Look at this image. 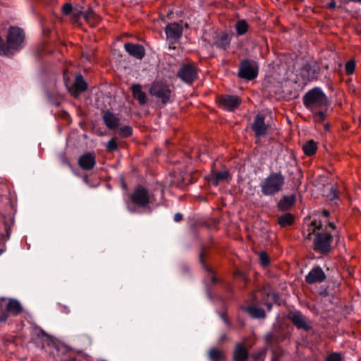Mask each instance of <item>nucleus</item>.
Instances as JSON below:
<instances>
[{
  "instance_id": "obj_1",
  "label": "nucleus",
  "mask_w": 361,
  "mask_h": 361,
  "mask_svg": "<svg viewBox=\"0 0 361 361\" xmlns=\"http://www.w3.org/2000/svg\"><path fill=\"white\" fill-rule=\"evenodd\" d=\"M303 104L312 113L315 122L322 123L326 118L328 99L319 87H314L307 92L302 97Z\"/></svg>"
},
{
  "instance_id": "obj_2",
  "label": "nucleus",
  "mask_w": 361,
  "mask_h": 361,
  "mask_svg": "<svg viewBox=\"0 0 361 361\" xmlns=\"http://www.w3.org/2000/svg\"><path fill=\"white\" fill-rule=\"evenodd\" d=\"M286 178L279 171L270 173L260 184L261 192L264 195L273 196L282 190Z\"/></svg>"
},
{
  "instance_id": "obj_3",
  "label": "nucleus",
  "mask_w": 361,
  "mask_h": 361,
  "mask_svg": "<svg viewBox=\"0 0 361 361\" xmlns=\"http://www.w3.org/2000/svg\"><path fill=\"white\" fill-rule=\"evenodd\" d=\"M24 41L25 33L23 30L18 27H11L8 32L6 44L3 41V44L0 45L1 49H8V53L0 54V55L6 56L13 55L15 51L22 48Z\"/></svg>"
},
{
  "instance_id": "obj_4",
  "label": "nucleus",
  "mask_w": 361,
  "mask_h": 361,
  "mask_svg": "<svg viewBox=\"0 0 361 361\" xmlns=\"http://www.w3.org/2000/svg\"><path fill=\"white\" fill-rule=\"evenodd\" d=\"M132 202L142 208L148 207L149 204L154 203L153 195H150L147 189L142 186L135 188L130 195Z\"/></svg>"
},
{
  "instance_id": "obj_5",
  "label": "nucleus",
  "mask_w": 361,
  "mask_h": 361,
  "mask_svg": "<svg viewBox=\"0 0 361 361\" xmlns=\"http://www.w3.org/2000/svg\"><path fill=\"white\" fill-rule=\"evenodd\" d=\"M332 240V235L326 231L316 233L313 240L314 250L323 255L329 253Z\"/></svg>"
},
{
  "instance_id": "obj_6",
  "label": "nucleus",
  "mask_w": 361,
  "mask_h": 361,
  "mask_svg": "<svg viewBox=\"0 0 361 361\" xmlns=\"http://www.w3.org/2000/svg\"><path fill=\"white\" fill-rule=\"evenodd\" d=\"M149 94L157 99H161L163 104L169 103L172 96L170 87L161 81L154 82L149 88Z\"/></svg>"
},
{
  "instance_id": "obj_7",
  "label": "nucleus",
  "mask_w": 361,
  "mask_h": 361,
  "mask_svg": "<svg viewBox=\"0 0 361 361\" xmlns=\"http://www.w3.org/2000/svg\"><path fill=\"white\" fill-rule=\"evenodd\" d=\"M258 75V66L254 61L243 60L239 66L238 76L241 78L252 80Z\"/></svg>"
},
{
  "instance_id": "obj_8",
  "label": "nucleus",
  "mask_w": 361,
  "mask_h": 361,
  "mask_svg": "<svg viewBox=\"0 0 361 361\" xmlns=\"http://www.w3.org/2000/svg\"><path fill=\"white\" fill-rule=\"evenodd\" d=\"M166 40L169 42V48L174 49L173 44L178 42L183 34V27L177 23H169L165 28Z\"/></svg>"
},
{
  "instance_id": "obj_9",
  "label": "nucleus",
  "mask_w": 361,
  "mask_h": 361,
  "mask_svg": "<svg viewBox=\"0 0 361 361\" xmlns=\"http://www.w3.org/2000/svg\"><path fill=\"white\" fill-rule=\"evenodd\" d=\"M33 340L35 343L42 348H44L47 346H54L59 351L63 348L56 346L54 338L41 329H35V337Z\"/></svg>"
},
{
  "instance_id": "obj_10",
  "label": "nucleus",
  "mask_w": 361,
  "mask_h": 361,
  "mask_svg": "<svg viewBox=\"0 0 361 361\" xmlns=\"http://www.w3.org/2000/svg\"><path fill=\"white\" fill-rule=\"evenodd\" d=\"M23 312V307L20 302L16 299H9L6 310L0 314V322H6L9 315L17 316Z\"/></svg>"
},
{
  "instance_id": "obj_11",
  "label": "nucleus",
  "mask_w": 361,
  "mask_h": 361,
  "mask_svg": "<svg viewBox=\"0 0 361 361\" xmlns=\"http://www.w3.org/2000/svg\"><path fill=\"white\" fill-rule=\"evenodd\" d=\"M219 102L223 109L233 111L239 106L241 101L236 95L224 94L219 97Z\"/></svg>"
},
{
  "instance_id": "obj_12",
  "label": "nucleus",
  "mask_w": 361,
  "mask_h": 361,
  "mask_svg": "<svg viewBox=\"0 0 361 361\" xmlns=\"http://www.w3.org/2000/svg\"><path fill=\"white\" fill-rule=\"evenodd\" d=\"M197 70L190 65L183 66L178 72V77L186 83L191 84L197 78Z\"/></svg>"
},
{
  "instance_id": "obj_13",
  "label": "nucleus",
  "mask_w": 361,
  "mask_h": 361,
  "mask_svg": "<svg viewBox=\"0 0 361 361\" xmlns=\"http://www.w3.org/2000/svg\"><path fill=\"white\" fill-rule=\"evenodd\" d=\"M288 319L299 329L308 331L311 329L310 325L307 322L306 317L300 312H290Z\"/></svg>"
},
{
  "instance_id": "obj_14",
  "label": "nucleus",
  "mask_w": 361,
  "mask_h": 361,
  "mask_svg": "<svg viewBox=\"0 0 361 361\" xmlns=\"http://www.w3.org/2000/svg\"><path fill=\"white\" fill-rule=\"evenodd\" d=\"M326 279V276L320 267L312 268L305 276V281L309 284L322 283Z\"/></svg>"
},
{
  "instance_id": "obj_15",
  "label": "nucleus",
  "mask_w": 361,
  "mask_h": 361,
  "mask_svg": "<svg viewBox=\"0 0 361 361\" xmlns=\"http://www.w3.org/2000/svg\"><path fill=\"white\" fill-rule=\"evenodd\" d=\"M74 16L77 19L83 17L90 25L92 27L99 21V16L91 8H89L85 11H75Z\"/></svg>"
},
{
  "instance_id": "obj_16",
  "label": "nucleus",
  "mask_w": 361,
  "mask_h": 361,
  "mask_svg": "<svg viewBox=\"0 0 361 361\" xmlns=\"http://www.w3.org/2000/svg\"><path fill=\"white\" fill-rule=\"evenodd\" d=\"M96 164V158L93 153L87 152L78 158V165L85 171H90L94 168Z\"/></svg>"
},
{
  "instance_id": "obj_17",
  "label": "nucleus",
  "mask_w": 361,
  "mask_h": 361,
  "mask_svg": "<svg viewBox=\"0 0 361 361\" xmlns=\"http://www.w3.org/2000/svg\"><path fill=\"white\" fill-rule=\"evenodd\" d=\"M252 130L255 132L257 137H260L266 134L267 126L264 123V116L259 114H257L252 125Z\"/></svg>"
},
{
  "instance_id": "obj_18",
  "label": "nucleus",
  "mask_w": 361,
  "mask_h": 361,
  "mask_svg": "<svg viewBox=\"0 0 361 361\" xmlns=\"http://www.w3.org/2000/svg\"><path fill=\"white\" fill-rule=\"evenodd\" d=\"M249 357V351L245 347V342L237 343L233 353V361H246Z\"/></svg>"
},
{
  "instance_id": "obj_19",
  "label": "nucleus",
  "mask_w": 361,
  "mask_h": 361,
  "mask_svg": "<svg viewBox=\"0 0 361 361\" xmlns=\"http://www.w3.org/2000/svg\"><path fill=\"white\" fill-rule=\"evenodd\" d=\"M124 48L130 56L137 59H142L145 55V48L140 44L126 43Z\"/></svg>"
},
{
  "instance_id": "obj_20",
  "label": "nucleus",
  "mask_w": 361,
  "mask_h": 361,
  "mask_svg": "<svg viewBox=\"0 0 361 361\" xmlns=\"http://www.w3.org/2000/svg\"><path fill=\"white\" fill-rule=\"evenodd\" d=\"M103 121L106 126L111 130H114L119 126L120 119L111 111H106L103 114Z\"/></svg>"
},
{
  "instance_id": "obj_21",
  "label": "nucleus",
  "mask_w": 361,
  "mask_h": 361,
  "mask_svg": "<svg viewBox=\"0 0 361 361\" xmlns=\"http://www.w3.org/2000/svg\"><path fill=\"white\" fill-rule=\"evenodd\" d=\"M87 89V84L81 75L76 76L73 87L70 89V92L77 96L78 94L85 92Z\"/></svg>"
},
{
  "instance_id": "obj_22",
  "label": "nucleus",
  "mask_w": 361,
  "mask_h": 361,
  "mask_svg": "<svg viewBox=\"0 0 361 361\" xmlns=\"http://www.w3.org/2000/svg\"><path fill=\"white\" fill-rule=\"evenodd\" d=\"M131 89L134 98L138 101L140 104H145L147 102V95L142 90V86L139 84H134Z\"/></svg>"
},
{
  "instance_id": "obj_23",
  "label": "nucleus",
  "mask_w": 361,
  "mask_h": 361,
  "mask_svg": "<svg viewBox=\"0 0 361 361\" xmlns=\"http://www.w3.org/2000/svg\"><path fill=\"white\" fill-rule=\"evenodd\" d=\"M208 357L211 361H225L226 359L224 352L216 348L209 350Z\"/></svg>"
},
{
  "instance_id": "obj_24",
  "label": "nucleus",
  "mask_w": 361,
  "mask_h": 361,
  "mask_svg": "<svg viewBox=\"0 0 361 361\" xmlns=\"http://www.w3.org/2000/svg\"><path fill=\"white\" fill-rule=\"evenodd\" d=\"M229 178V173L227 171H224L213 174L210 181L213 185L216 186L220 182L228 180Z\"/></svg>"
},
{
  "instance_id": "obj_25",
  "label": "nucleus",
  "mask_w": 361,
  "mask_h": 361,
  "mask_svg": "<svg viewBox=\"0 0 361 361\" xmlns=\"http://www.w3.org/2000/svg\"><path fill=\"white\" fill-rule=\"evenodd\" d=\"M302 149L306 155L312 156L317 152V145L314 140H311L303 145Z\"/></svg>"
},
{
  "instance_id": "obj_26",
  "label": "nucleus",
  "mask_w": 361,
  "mask_h": 361,
  "mask_svg": "<svg viewBox=\"0 0 361 361\" xmlns=\"http://www.w3.org/2000/svg\"><path fill=\"white\" fill-rule=\"evenodd\" d=\"M294 221V216L290 214H285L278 218V223L281 227L290 226Z\"/></svg>"
},
{
  "instance_id": "obj_27",
  "label": "nucleus",
  "mask_w": 361,
  "mask_h": 361,
  "mask_svg": "<svg viewBox=\"0 0 361 361\" xmlns=\"http://www.w3.org/2000/svg\"><path fill=\"white\" fill-rule=\"evenodd\" d=\"M249 25L245 20H238L235 25V28L238 35H245L248 30Z\"/></svg>"
},
{
  "instance_id": "obj_28",
  "label": "nucleus",
  "mask_w": 361,
  "mask_h": 361,
  "mask_svg": "<svg viewBox=\"0 0 361 361\" xmlns=\"http://www.w3.org/2000/svg\"><path fill=\"white\" fill-rule=\"evenodd\" d=\"M302 74L309 80H312L316 77L317 71L315 69H312L310 64H305L302 68Z\"/></svg>"
},
{
  "instance_id": "obj_29",
  "label": "nucleus",
  "mask_w": 361,
  "mask_h": 361,
  "mask_svg": "<svg viewBox=\"0 0 361 361\" xmlns=\"http://www.w3.org/2000/svg\"><path fill=\"white\" fill-rule=\"evenodd\" d=\"M247 311L254 318H264L266 316L265 312L262 308L250 307H248Z\"/></svg>"
},
{
  "instance_id": "obj_30",
  "label": "nucleus",
  "mask_w": 361,
  "mask_h": 361,
  "mask_svg": "<svg viewBox=\"0 0 361 361\" xmlns=\"http://www.w3.org/2000/svg\"><path fill=\"white\" fill-rule=\"evenodd\" d=\"M230 38L227 34H223L218 42L216 43V47L223 49H226L230 44Z\"/></svg>"
},
{
  "instance_id": "obj_31",
  "label": "nucleus",
  "mask_w": 361,
  "mask_h": 361,
  "mask_svg": "<svg viewBox=\"0 0 361 361\" xmlns=\"http://www.w3.org/2000/svg\"><path fill=\"white\" fill-rule=\"evenodd\" d=\"M295 202V197L290 196V197H284L283 200L279 202V207L281 208L287 209L292 205H293Z\"/></svg>"
},
{
  "instance_id": "obj_32",
  "label": "nucleus",
  "mask_w": 361,
  "mask_h": 361,
  "mask_svg": "<svg viewBox=\"0 0 361 361\" xmlns=\"http://www.w3.org/2000/svg\"><path fill=\"white\" fill-rule=\"evenodd\" d=\"M267 350L265 349L261 350L252 355L251 357L253 361H264L266 356Z\"/></svg>"
},
{
  "instance_id": "obj_33",
  "label": "nucleus",
  "mask_w": 361,
  "mask_h": 361,
  "mask_svg": "<svg viewBox=\"0 0 361 361\" xmlns=\"http://www.w3.org/2000/svg\"><path fill=\"white\" fill-rule=\"evenodd\" d=\"M132 128L130 126H123L120 128V134L122 137H128L132 135Z\"/></svg>"
},
{
  "instance_id": "obj_34",
  "label": "nucleus",
  "mask_w": 361,
  "mask_h": 361,
  "mask_svg": "<svg viewBox=\"0 0 361 361\" xmlns=\"http://www.w3.org/2000/svg\"><path fill=\"white\" fill-rule=\"evenodd\" d=\"M355 68L354 61H349L345 64V71L348 75L353 74Z\"/></svg>"
},
{
  "instance_id": "obj_35",
  "label": "nucleus",
  "mask_w": 361,
  "mask_h": 361,
  "mask_svg": "<svg viewBox=\"0 0 361 361\" xmlns=\"http://www.w3.org/2000/svg\"><path fill=\"white\" fill-rule=\"evenodd\" d=\"M117 143L114 138L111 139L106 145V149L109 152H114L117 149Z\"/></svg>"
},
{
  "instance_id": "obj_36",
  "label": "nucleus",
  "mask_w": 361,
  "mask_h": 361,
  "mask_svg": "<svg viewBox=\"0 0 361 361\" xmlns=\"http://www.w3.org/2000/svg\"><path fill=\"white\" fill-rule=\"evenodd\" d=\"M261 264L264 267L267 266L269 263V257L264 252H261L259 255Z\"/></svg>"
},
{
  "instance_id": "obj_37",
  "label": "nucleus",
  "mask_w": 361,
  "mask_h": 361,
  "mask_svg": "<svg viewBox=\"0 0 361 361\" xmlns=\"http://www.w3.org/2000/svg\"><path fill=\"white\" fill-rule=\"evenodd\" d=\"M73 11V6L71 4L66 3L62 6L63 13L65 15L70 14Z\"/></svg>"
},
{
  "instance_id": "obj_38",
  "label": "nucleus",
  "mask_w": 361,
  "mask_h": 361,
  "mask_svg": "<svg viewBox=\"0 0 361 361\" xmlns=\"http://www.w3.org/2000/svg\"><path fill=\"white\" fill-rule=\"evenodd\" d=\"M328 197L331 200H335L338 198L337 191L333 187H329V194Z\"/></svg>"
},
{
  "instance_id": "obj_39",
  "label": "nucleus",
  "mask_w": 361,
  "mask_h": 361,
  "mask_svg": "<svg viewBox=\"0 0 361 361\" xmlns=\"http://www.w3.org/2000/svg\"><path fill=\"white\" fill-rule=\"evenodd\" d=\"M326 361H341V357L338 353H332L327 357Z\"/></svg>"
},
{
  "instance_id": "obj_40",
  "label": "nucleus",
  "mask_w": 361,
  "mask_h": 361,
  "mask_svg": "<svg viewBox=\"0 0 361 361\" xmlns=\"http://www.w3.org/2000/svg\"><path fill=\"white\" fill-rule=\"evenodd\" d=\"M311 226H314L315 228H317V229H321L322 225L320 222H317V221H313L312 223H311Z\"/></svg>"
},
{
  "instance_id": "obj_41",
  "label": "nucleus",
  "mask_w": 361,
  "mask_h": 361,
  "mask_svg": "<svg viewBox=\"0 0 361 361\" xmlns=\"http://www.w3.org/2000/svg\"><path fill=\"white\" fill-rule=\"evenodd\" d=\"M182 219H183V216L180 213H176L174 215V221L176 222L180 221L182 220Z\"/></svg>"
},
{
  "instance_id": "obj_42",
  "label": "nucleus",
  "mask_w": 361,
  "mask_h": 361,
  "mask_svg": "<svg viewBox=\"0 0 361 361\" xmlns=\"http://www.w3.org/2000/svg\"><path fill=\"white\" fill-rule=\"evenodd\" d=\"M272 338H273V334L270 333V334H267L264 338L267 343H270L272 340Z\"/></svg>"
},
{
  "instance_id": "obj_43",
  "label": "nucleus",
  "mask_w": 361,
  "mask_h": 361,
  "mask_svg": "<svg viewBox=\"0 0 361 361\" xmlns=\"http://www.w3.org/2000/svg\"><path fill=\"white\" fill-rule=\"evenodd\" d=\"M336 6V2L334 0H331V2L329 3L328 7L329 8H335Z\"/></svg>"
},
{
  "instance_id": "obj_44",
  "label": "nucleus",
  "mask_w": 361,
  "mask_h": 361,
  "mask_svg": "<svg viewBox=\"0 0 361 361\" xmlns=\"http://www.w3.org/2000/svg\"><path fill=\"white\" fill-rule=\"evenodd\" d=\"M2 45L3 44V39L2 38L0 37V45ZM8 49H2L0 48V54H7L8 52Z\"/></svg>"
},
{
  "instance_id": "obj_45",
  "label": "nucleus",
  "mask_w": 361,
  "mask_h": 361,
  "mask_svg": "<svg viewBox=\"0 0 361 361\" xmlns=\"http://www.w3.org/2000/svg\"><path fill=\"white\" fill-rule=\"evenodd\" d=\"M322 215L324 217L327 218L329 216V212L327 210H323L322 211Z\"/></svg>"
},
{
  "instance_id": "obj_46",
  "label": "nucleus",
  "mask_w": 361,
  "mask_h": 361,
  "mask_svg": "<svg viewBox=\"0 0 361 361\" xmlns=\"http://www.w3.org/2000/svg\"><path fill=\"white\" fill-rule=\"evenodd\" d=\"M6 251V247L4 245L1 246L0 248V255H2Z\"/></svg>"
},
{
  "instance_id": "obj_47",
  "label": "nucleus",
  "mask_w": 361,
  "mask_h": 361,
  "mask_svg": "<svg viewBox=\"0 0 361 361\" xmlns=\"http://www.w3.org/2000/svg\"><path fill=\"white\" fill-rule=\"evenodd\" d=\"M61 360L62 361H73V358H71V357L66 358V357H64V358H62Z\"/></svg>"
},
{
  "instance_id": "obj_48",
  "label": "nucleus",
  "mask_w": 361,
  "mask_h": 361,
  "mask_svg": "<svg viewBox=\"0 0 361 361\" xmlns=\"http://www.w3.org/2000/svg\"><path fill=\"white\" fill-rule=\"evenodd\" d=\"M200 261L202 264H204V260H203V254L202 253L200 256Z\"/></svg>"
},
{
  "instance_id": "obj_49",
  "label": "nucleus",
  "mask_w": 361,
  "mask_h": 361,
  "mask_svg": "<svg viewBox=\"0 0 361 361\" xmlns=\"http://www.w3.org/2000/svg\"><path fill=\"white\" fill-rule=\"evenodd\" d=\"M329 226L330 227H331L332 228H334V229H335V228H336V226H335V225H334L333 223H329Z\"/></svg>"
},
{
  "instance_id": "obj_50",
  "label": "nucleus",
  "mask_w": 361,
  "mask_h": 361,
  "mask_svg": "<svg viewBox=\"0 0 361 361\" xmlns=\"http://www.w3.org/2000/svg\"><path fill=\"white\" fill-rule=\"evenodd\" d=\"M224 320L227 324H229L228 319L226 317H224Z\"/></svg>"
},
{
  "instance_id": "obj_51",
  "label": "nucleus",
  "mask_w": 361,
  "mask_h": 361,
  "mask_svg": "<svg viewBox=\"0 0 361 361\" xmlns=\"http://www.w3.org/2000/svg\"><path fill=\"white\" fill-rule=\"evenodd\" d=\"M268 308H269V309H271V304H269V305H268Z\"/></svg>"
},
{
  "instance_id": "obj_52",
  "label": "nucleus",
  "mask_w": 361,
  "mask_h": 361,
  "mask_svg": "<svg viewBox=\"0 0 361 361\" xmlns=\"http://www.w3.org/2000/svg\"><path fill=\"white\" fill-rule=\"evenodd\" d=\"M212 281H213V282H214V280H215L214 277H212Z\"/></svg>"
}]
</instances>
